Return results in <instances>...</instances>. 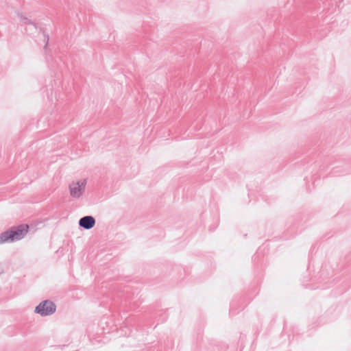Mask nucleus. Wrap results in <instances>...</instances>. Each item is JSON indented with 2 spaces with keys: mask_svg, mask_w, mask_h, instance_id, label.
Masks as SVG:
<instances>
[{
  "mask_svg": "<svg viewBox=\"0 0 351 351\" xmlns=\"http://www.w3.org/2000/svg\"><path fill=\"white\" fill-rule=\"evenodd\" d=\"M86 186V180L80 179L73 182L70 185L71 195L73 197H79Z\"/></svg>",
  "mask_w": 351,
  "mask_h": 351,
  "instance_id": "7ed1b4c3",
  "label": "nucleus"
},
{
  "mask_svg": "<svg viewBox=\"0 0 351 351\" xmlns=\"http://www.w3.org/2000/svg\"><path fill=\"white\" fill-rule=\"evenodd\" d=\"M35 311L42 316H47L56 311V305L51 301H44L36 307Z\"/></svg>",
  "mask_w": 351,
  "mask_h": 351,
  "instance_id": "f03ea898",
  "label": "nucleus"
},
{
  "mask_svg": "<svg viewBox=\"0 0 351 351\" xmlns=\"http://www.w3.org/2000/svg\"><path fill=\"white\" fill-rule=\"evenodd\" d=\"M29 226L27 224H22L16 228H12L10 230L0 234V244L5 242H12L14 241L21 239L27 233Z\"/></svg>",
  "mask_w": 351,
  "mask_h": 351,
  "instance_id": "f257e3e1",
  "label": "nucleus"
},
{
  "mask_svg": "<svg viewBox=\"0 0 351 351\" xmlns=\"http://www.w3.org/2000/svg\"><path fill=\"white\" fill-rule=\"evenodd\" d=\"M95 220L91 216H86L82 217L79 222L80 226L86 229H90L95 226Z\"/></svg>",
  "mask_w": 351,
  "mask_h": 351,
  "instance_id": "20e7f679",
  "label": "nucleus"
}]
</instances>
